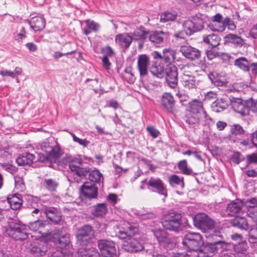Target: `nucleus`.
I'll return each instance as SVG.
<instances>
[{
	"instance_id": "16",
	"label": "nucleus",
	"mask_w": 257,
	"mask_h": 257,
	"mask_svg": "<svg viewBox=\"0 0 257 257\" xmlns=\"http://www.w3.org/2000/svg\"><path fill=\"white\" fill-rule=\"evenodd\" d=\"M137 64L140 77L142 78L147 76L148 74V68L150 64L149 57L146 54L139 55Z\"/></svg>"
},
{
	"instance_id": "7",
	"label": "nucleus",
	"mask_w": 257,
	"mask_h": 257,
	"mask_svg": "<svg viewBox=\"0 0 257 257\" xmlns=\"http://www.w3.org/2000/svg\"><path fill=\"white\" fill-rule=\"evenodd\" d=\"M153 232L160 246L167 250H172L175 248L177 244L176 237L161 228L154 229Z\"/></svg>"
},
{
	"instance_id": "5",
	"label": "nucleus",
	"mask_w": 257,
	"mask_h": 257,
	"mask_svg": "<svg viewBox=\"0 0 257 257\" xmlns=\"http://www.w3.org/2000/svg\"><path fill=\"white\" fill-rule=\"evenodd\" d=\"M62 163L64 167L68 166L71 171L80 177H85L90 171V168L79 158H72L67 156L63 159Z\"/></svg>"
},
{
	"instance_id": "11",
	"label": "nucleus",
	"mask_w": 257,
	"mask_h": 257,
	"mask_svg": "<svg viewBox=\"0 0 257 257\" xmlns=\"http://www.w3.org/2000/svg\"><path fill=\"white\" fill-rule=\"evenodd\" d=\"M76 238L81 245H87L94 238V231L92 227L88 225L82 227L78 230Z\"/></svg>"
},
{
	"instance_id": "42",
	"label": "nucleus",
	"mask_w": 257,
	"mask_h": 257,
	"mask_svg": "<svg viewBox=\"0 0 257 257\" xmlns=\"http://www.w3.org/2000/svg\"><path fill=\"white\" fill-rule=\"evenodd\" d=\"M165 70L164 66L162 63L158 65L152 66L150 69L151 73L158 78L163 77L165 74Z\"/></svg>"
},
{
	"instance_id": "41",
	"label": "nucleus",
	"mask_w": 257,
	"mask_h": 257,
	"mask_svg": "<svg viewBox=\"0 0 257 257\" xmlns=\"http://www.w3.org/2000/svg\"><path fill=\"white\" fill-rule=\"evenodd\" d=\"M121 77L130 84H133L136 80V77L133 73L131 67H126L121 73Z\"/></svg>"
},
{
	"instance_id": "31",
	"label": "nucleus",
	"mask_w": 257,
	"mask_h": 257,
	"mask_svg": "<svg viewBox=\"0 0 257 257\" xmlns=\"http://www.w3.org/2000/svg\"><path fill=\"white\" fill-rule=\"evenodd\" d=\"M189 109L187 112L193 114L201 116L202 111L204 109L203 106V103L201 101L196 99L192 101L189 103Z\"/></svg>"
},
{
	"instance_id": "2",
	"label": "nucleus",
	"mask_w": 257,
	"mask_h": 257,
	"mask_svg": "<svg viewBox=\"0 0 257 257\" xmlns=\"http://www.w3.org/2000/svg\"><path fill=\"white\" fill-rule=\"evenodd\" d=\"M161 223L164 230L179 232L185 227L181 213L177 211H170L161 218Z\"/></svg>"
},
{
	"instance_id": "13",
	"label": "nucleus",
	"mask_w": 257,
	"mask_h": 257,
	"mask_svg": "<svg viewBox=\"0 0 257 257\" xmlns=\"http://www.w3.org/2000/svg\"><path fill=\"white\" fill-rule=\"evenodd\" d=\"M147 185L149 189L163 196L165 198L168 196L166 186L160 178L151 177L147 183Z\"/></svg>"
},
{
	"instance_id": "56",
	"label": "nucleus",
	"mask_w": 257,
	"mask_h": 257,
	"mask_svg": "<svg viewBox=\"0 0 257 257\" xmlns=\"http://www.w3.org/2000/svg\"><path fill=\"white\" fill-rule=\"evenodd\" d=\"M71 135L73 138V140L76 143H78L80 145L82 146L83 147H87L90 142L86 139H81L75 136L73 133H71Z\"/></svg>"
},
{
	"instance_id": "64",
	"label": "nucleus",
	"mask_w": 257,
	"mask_h": 257,
	"mask_svg": "<svg viewBox=\"0 0 257 257\" xmlns=\"http://www.w3.org/2000/svg\"><path fill=\"white\" fill-rule=\"evenodd\" d=\"M249 137L250 138V142L253 146L257 149V130L251 133Z\"/></svg>"
},
{
	"instance_id": "23",
	"label": "nucleus",
	"mask_w": 257,
	"mask_h": 257,
	"mask_svg": "<svg viewBox=\"0 0 257 257\" xmlns=\"http://www.w3.org/2000/svg\"><path fill=\"white\" fill-rule=\"evenodd\" d=\"M166 34L162 31H156L150 33L149 40L156 47H160L164 43Z\"/></svg>"
},
{
	"instance_id": "54",
	"label": "nucleus",
	"mask_w": 257,
	"mask_h": 257,
	"mask_svg": "<svg viewBox=\"0 0 257 257\" xmlns=\"http://www.w3.org/2000/svg\"><path fill=\"white\" fill-rule=\"evenodd\" d=\"M221 25H223L224 30L226 27H227L229 30L233 31L236 29V26L234 24V22L231 20L229 18H225L223 21L221 22Z\"/></svg>"
},
{
	"instance_id": "62",
	"label": "nucleus",
	"mask_w": 257,
	"mask_h": 257,
	"mask_svg": "<svg viewBox=\"0 0 257 257\" xmlns=\"http://www.w3.org/2000/svg\"><path fill=\"white\" fill-rule=\"evenodd\" d=\"M147 130L154 138H157L160 134L159 131L153 126H148Z\"/></svg>"
},
{
	"instance_id": "46",
	"label": "nucleus",
	"mask_w": 257,
	"mask_h": 257,
	"mask_svg": "<svg viewBox=\"0 0 257 257\" xmlns=\"http://www.w3.org/2000/svg\"><path fill=\"white\" fill-rule=\"evenodd\" d=\"M62 225H63V224H62ZM69 235V234L67 231V227L63 225L62 227H58L54 230L53 235V240L63 237H64V236H65Z\"/></svg>"
},
{
	"instance_id": "35",
	"label": "nucleus",
	"mask_w": 257,
	"mask_h": 257,
	"mask_svg": "<svg viewBox=\"0 0 257 257\" xmlns=\"http://www.w3.org/2000/svg\"><path fill=\"white\" fill-rule=\"evenodd\" d=\"M178 17L177 12L175 11H166L160 16V21L161 23H167L175 21Z\"/></svg>"
},
{
	"instance_id": "22",
	"label": "nucleus",
	"mask_w": 257,
	"mask_h": 257,
	"mask_svg": "<svg viewBox=\"0 0 257 257\" xmlns=\"http://www.w3.org/2000/svg\"><path fill=\"white\" fill-rule=\"evenodd\" d=\"M133 40L132 35L127 33L119 34L115 37L116 44L123 49H127L132 44Z\"/></svg>"
},
{
	"instance_id": "26",
	"label": "nucleus",
	"mask_w": 257,
	"mask_h": 257,
	"mask_svg": "<svg viewBox=\"0 0 257 257\" xmlns=\"http://www.w3.org/2000/svg\"><path fill=\"white\" fill-rule=\"evenodd\" d=\"M46 225V221L40 219L38 218V219L31 222L29 223L28 227L30 230H32L34 232H38L42 236H43L45 234L44 232L45 230V227Z\"/></svg>"
},
{
	"instance_id": "27",
	"label": "nucleus",
	"mask_w": 257,
	"mask_h": 257,
	"mask_svg": "<svg viewBox=\"0 0 257 257\" xmlns=\"http://www.w3.org/2000/svg\"><path fill=\"white\" fill-rule=\"evenodd\" d=\"M7 202L9 204L11 209L17 210L22 204V195L19 194H10L7 197Z\"/></svg>"
},
{
	"instance_id": "14",
	"label": "nucleus",
	"mask_w": 257,
	"mask_h": 257,
	"mask_svg": "<svg viewBox=\"0 0 257 257\" xmlns=\"http://www.w3.org/2000/svg\"><path fill=\"white\" fill-rule=\"evenodd\" d=\"M165 74L168 85L172 88H176L178 85V72L177 67L173 64H167Z\"/></svg>"
},
{
	"instance_id": "19",
	"label": "nucleus",
	"mask_w": 257,
	"mask_h": 257,
	"mask_svg": "<svg viewBox=\"0 0 257 257\" xmlns=\"http://www.w3.org/2000/svg\"><path fill=\"white\" fill-rule=\"evenodd\" d=\"M46 218L55 224H57L62 221V216L60 211L55 207H48L44 210Z\"/></svg>"
},
{
	"instance_id": "61",
	"label": "nucleus",
	"mask_w": 257,
	"mask_h": 257,
	"mask_svg": "<svg viewBox=\"0 0 257 257\" xmlns=\"http://www.w3.org/2000/svg\"><path fill=\"white\" fill-rule=\"evenodd\" d=\"M208 28L212 31L223 32L224 31L223 25H218L217 24H213L209 23L208 24Z\"/></svg>"
},
{
	"instance_id": "44",
	"label": "nucleus",
	"mask_w": 257,
	"mask_h": 257,
	"mask_svg": "<svg viewBox=\"0 0 257 257\" xmlns=\"http://www.w3.org/2000/svg\"><path fill=\"white\" fill-rule=\"evenodd\" d=\"M89 174L88 179L90 181V182L93 184L98 183L99 184L101 182V180L103 183V178L102 174L98 170L90 171L88 173Z\"/></svg>"
},
{
	"instance_id": "45",
	"label": "nucleus",
	"mask_w": 257,
	"mask_h": 257,
	"mask_svg": "<svg viewBox=\"0 0 257 257\" xmlns=\"http://www.w3.org/2000/svg\"><path fill=\"white\" fill-rule=\"evenodd\" d=\"M234 65L245 72L249 70V67L250 66L247 60L243 57L236 59L234 61Z\"/></svg>"
},
{
	"instance_id": "63",
	"label": "nucleus",
	"mask_w": 257,
	"mask_h": 257,
	"mask_svg": "<svg viewBox=\"0 0 257 257\" xmlns=\"http://www.w3.org/2000/svg\"><path fill=\"white\" fill-rule=\"evenodd\" d=\"M247 164L251 163L257 164V153H252L246 156Z\"/></svg>"
},
{
	"instance_id": "10",
	"label": "nucleus",
	"mask_w": 257,
	"mask_h": 257,
	"mask_svg": "<svg viewBox=\"0 0 257 257\" xmlns=\"http://www.w3.org/2000/svg\"><path fill=\"white\" fill-rule=\"evenodd\" d=\"M193 221L196 227L204 231L212 229L215 225L214 221L205 213L195 215L193 218Z\"/></svg>"
},
{
	"instance_id": "20",
	"label": "nucleus",
	"mask_w": 257,
	"mask_h": 257,
	"mask_svg": "<svg viewBox=\"0 0 257 257\" xmlns=\"http://www.w3.org/2000/svg\"><path fill=\"white\" fill-rule=\"evenodd\" d=\"M231 106L235 111L240 114L242 116L249 114L250 108L248 102L247 105H245L242 102L241 99L233 97Z\"/></svg>"
},
{
	"instance_id": "51",
	"label": "nucleus",
	"mask_w": 257,
	"mask_h": 257,
	"mask_svg": "<svg viewBox=\"0 0 257 257\" xmlns=\"http://www.w3.org/2000/svg\"><path fill=\"white\" fill-rule=\"evenodd\" d=\"M230 132L232 135L235 136L241 135H246L248 134H245V132L243 129L242 127L238 124H234L233 125H231Z\"/></svg>"
},
{
	"instance_id": "3",
	"label": "nucleus",
	"mask_w": 257,
	"mask_h": 257,
	"mask_svg": "<svg viewBox=\"0 0 257 257\" xmlns=\"http://www.w3.org/2000/svg\"><path fill=\"white\" fill-rule=\"evenodd\" d=\"M41 149L45 154L37 153V155H35V162H45L47 161L56 162L61 156L60 148L56 142H44L41 144Z\"/></svg>"
},
{
	"instance_id": "59",
	"label": "nucleus",
	"mask_w": 257,
	"mask_h": 257,
	"mask_svg": "<svg viewBox=\"0 0 257 257\" xmlns=\"http://www.w3.org/2000/svg\"><path fill=\"white\" fill-rule=\"evenodd\" d=\"M248 216L254 221L257 220V206L253 207H249L247 210Z\"/></svg>"
},
{
	"instance_id": "6",
	"label": "nucleus",
	"mask_w": 257,
	"mask_h": 257,
	"mask_svg": "<svg viewBox=\"0 0 257 257\" xmlns=\"http://www.w3.org/2000/svg\"><path fill=\"white\" fill-rule=\"evenodd\" d=\"M4 234L16 240H23L28 237L27 228L19 221H12L4 230Z\"/></svg>"
},
{
	"instance_id": "39",
	"label": "nucleus",
	"mask_w": 257,
	"mask_h": 257,
	"mask_svg": "<svg viewBox=\"0 0 257 257\" xmlns=\"http://www.w3.org/2000/svg\"><path fill=\"white\" fill-rule=\"evenodd\" d=\"M43 186L48 190L54 192L58 186V182L56 180L52 178H44L42 182Z\"/></svg>"
},
{
	"instance_id": "36",
	"label": "nucleus",
	"mask_w": 257,
	"mask_h": 257,
	"mask_svg": "<svg viewBox=\"0 0 257 257\" xmlns=\"http://www.w3.org/2000/svg\"><path fill=\"white\" fill-rule=\"evenodd\" d=\"M220 40L221 39L218 35L211 34L205 37L203 39V42L212 48H214L219 44Z\"/></svg>"
},
{
	"instance_id": "28",
	"label": "nucleus",
	"mask_w": 257,
	"mask_h": 257,
	"mask_svg": "<svg viewBox=\"0 0 257 257\" xmlns=\"http://www.w3.org/2000/svg\"><path fill=\"white\" fill-rule=\"evenodd\" d=\"M181 82L184 87L189 89L196 88L198 84L195 77L186 72L183 74Z\"/></svg>"
},
{
	"instance_id": "1",
	"label": "nucleus",
	"mask_w": 257,
	"mask_h": 257,
	"mask_svg": "<svg viewBox=\"0 0 257 257\" xmlns=\"http://www.w3.org/2000/svg\"><path fill=\"white\" fill-rule=\"evenodd\" d=\"M139 226L137 223L127 222L124 227L115 230L116 236L121 239H125L122 244L124 250L130 252L142 251L144 248V241L138 234Z\"/></svg>"
},
{
	"instance_id": "49",
	"label": "nucleus",
	"mask_w": 257,
	"mask_h": 257,
	"mask_svg": "<svg viewBox=\"0 0 257 257\" xmlns=\"http://www.w3.org/2000/svg\"><path fill=\"white\" fill-rule=\"evenodd\" d=\"M178 168L183 174L190 175L192 173V170L188 168L187 162L186 160H183L179 162Z\"/></svg>"
},
{
	"instance_id": "25",
	"label": "nucleus",
	"mask_w": 257,
	"mask_h": 257,
	"mask_svg": "<svg viewBox=\"0 0 257 257\" xmlns=\"http://www.w3.org/2000/svg\"><path fill=\"white\" fill-rule=\"evenodd\" d=\"M162 106L169 112H173L175 106V100L170 93H165L161 99Z\"/></svg>"
},
{
	"instance_id": "9",
	"label": "nucleus",
	"mask_w": 257,
	"mask_h": 257,
	"mask_svg": "<svg viewBox=\"0 0 257 257\" xmlns=\"http://www.w3.org/2000/svg\"><path fill=\"white\" fill-rule=\"evenodd\" d=\"M204 20L200 14L192 17L190 19L185 21L183 27L187 35L190 36L194 33L204 28Z\"/></svg>"
},
{
	"instance_id": "52",
	"label": "nucleus",
	"mask_w": 257,
	"mask_h": 257,
	"mask_svg": "<svg viewBox=\"0 0 257 257\" xmlns=\"http://www.w3.org/2000/svg\"><path fill=\"white\" fill-rule=\"evenodd\" d=\"M85 23L86 24V28L91 31L94 32H98L100 27V25L94 21L87 20L85 21Z\"/></svg>"
},
{
	"instance_id": "29",
	"label": "nucleus",
	"mask_w": 257,
	"mask_h": 257,
	"mask_svg": "<svg viewBox=\"0 0 257 257\" xmlns=\"http://www.w3.org/2000/svg\"><path fill=\"white\" fill-rule=\"evenodd\" d=\"M19 166L30 165L35 162V155L29 153H24L16 159Z\"/></svg>"
},
{
	"instance_id": "24",
	"label": "nucleus",
	"mask_w": 257,
	"mask_h": 257,
	"mask_svg": "<svg viewBox=\"0 0 257 257\" xmlns=\"http://www.w3.org/2000/svg\"><path fill=\"white\" fill-rule=\"evenodd\" d=\"M231 226L246 231L249 228V224L246 218L244 217L236 216L234 218L229 220Z\"/></svg>"
},
{
	"instance_id": "50",
	"label": "nucleus",
	"mask_w": 257,
	"mask_h": 257,
	"mask_svg": "<svg viewBox=\"0 0 257 257\" xmlns=\"http://www.w3.org/2000/svg\"><path fill=\"white\" fill-rule=\"evenodd\" d=\"M234 248L236 252L244 253L247 251L248 246L246 241L242 240L238 243H234Z\"/></svg>"
},
{
	"instance_id": "60",
	"label": "nucleus",
	"mask_w": 257,
	"mask_h": 257,
	"mask_svg": "<svg viewBox=\"0 0 257 257\" xmlns=\"http://www.w3.org/2000/svg\"><path fill=\"white\" fill-rule=\"evenodd\" d=\"M243 206H245L248 209L249 207H253L257 206V199L255 198H252L249 199H243Z\"/></svg>"
},
{
	"instance_id": "18",
	"label": "nucleus",
	"mask_w": 257,
	"mask_h": 257,
	"mask_svg": "<svg viewBox=\"0 0 257 257\" xmlns=\"http://www.w3.org/2000/svg\"><path fill=\"white\" fill-rule=\"evenodd\" d=\"M180 52L186 58L192 60L198 59L201 57V51L199 49L189 45L181 46Z\"/></svg>"
},
{
	"instance_id": "38",
	"label": "nucleus",
	"mask_w": 257,
	"mask_h": 257,
	"mask_svg": "<svg viewBox=\"0 0 257 257\" xmlns=\"http://www.w3.org/2000/svg\"><path fill=\"white\" fill-rule=\"evenodd\" d=\"M79 257H100L98 250L93 247L82 248L78 251Z\"/></svg>"
},
{
	"instance_id": "34",
	"label": "nucleus",
	"mask_w": 257,
	"mask_h": 257,
	"mask_svg": "<svg viewBox=\"0 0 257 257\" xmlns=\"http://www.w3.org/2000/svg\"><path fill=\"white\" fill-rule=\"evenodd\" d=\"M224 39L226 43H231L236 47H241L244 43L243 39L235 34H228L225 36Z\"/></svg>"
},
{
	"instance_id": "21",
	"label": "nucleus",
	"mask_w": 257,
	"mask_h": 257,
	"mask_svg": "<svg viewBox=\"0 0 257 257\" xmlns=\"http://www.w3.org/2000/svg\"><path fill=\"white\" fill-rule=\"evenodd\" d=\"M243 207V200L236 199L231 201L226 207V212L228 216H235L239 214Z\"/></svg>"
},
{
	"instance_id": "12",
	"label": "nucleus",
	"mask_w": 257,
	"mask_h": 257,
	"mask_svg": "<svg viewBox=\"0 0 257 257\" xmlns=\"http://www.w3.org/2000/svg\"><path fill=\"white\" fill-rule=\"evenodd\" d=\"M98 247L103 257H113L116 255L115 243L110 240L101 239L98 241Z\"/></svg>"
},
{
	"instance_id": "8",
	"label": "nucleus",
	"mask_w": 257,
	"mask_h": 257,
	"mask_svg": "<svg viewBox=\"0 0 257 257\" xmlns=\"http://www.w3.org/2000/svg\"><path fill=\"white\" fill-rule=\"evenodd\" d=\"M182 243L187 251H194L196 254L203 244V237L199 233L189 232L185 235Z\"/></svg>"
},
{
	"instance_id": "33",
	"label": "nucleus",
	"mask_w": 257,
	"mask_h": 257,
	"mask_svg": "<svg viewBox=\"0 0 257 257\" xmlns=\"http://www.w3.org/2000/svg\"><path fill=\"white\" fill-rule=\"evenodd\" d=\"M176 52L171 48L163 50L162 62L167 64H173L175 59Z\"/></svg>"
},
{
	"instance_id": "40",
	"label": "nucleus",
	"mask_w": 257,
	"mask_h": 257,
	"mask_svg": "<svg viewBox=\"0 0 257 257\" xmlns=\"http://www.w3.org/2000/svg\"><path fill=\"white\" fill-rule=\"evenodd\" d=\"M107 212V208L105 203H99L94 206V209L92 210V214L96 216H102L106 214Z\"/></svg>"
},
{
	"instance_id": "57",
	"label": "nucleus",
	"mask_w": 257,
	"mask_h": 257,
	"mask_svg": "<svg viewBox=\"0 0 257 257\" xmlns=\"http://www.w3.org/2000/svg\"><path fill=\"white\" fill-rule=\"evenodd\" d=\"M248 241L252 244L257 242V229L252 228L249 230Z\"/></svg>"
},
{
	"instance_id": "4",
	"label": "nucleus",
	"mask_w": 257,
	"mask_h": 257,
	"mask_svg": "<svg viewBox=\"0 0 257 257\" xmlns=\"http://www.w3.org/2000/svg\"><path fill=\"white\" fill-rule=\"evenodd\" d=\"M214 241L212 242H207L201 246L196 254L197 257H212L217 252L218 245L224 243L223 235L220 232H216L212 236Z\"/></svg>"
},
{
	"instance_id": "43",
	"label": "nucleus",
	"mask_w": 257,
	"mask_h": 257,
	"mask_svg": "<svg viewBox=\"0 0 257 257\" xmlns=\"http://www.w3.org/2000/svg\"><path fill=\"white\" fill-rule=\"evenodd\" d=\"M169 182L170 186L173 187L179 186L181 189H182L184 187L183 178H181L179 176L175 174L172 175L169 177Z\"/></svg>"
},
{
	"instance_id": "32",
	"label": "nucleus",
	"mask_w": 257,
	"mask_h": 257,
	"mask_svg": "<svg viewBox=\"0 0 257 257\" xmlns=\"http://www.w3.org/2000/svg\"><path fill=\"white\" fill-rule=\"evenodd\" d=\"M150 32L147 31L143 27L136 30L132 34L133 40L136 41H142L144 43L148 38L149 39Z\"/></svg>"
},
{
	"instance_id": "47",
	"label": "nucleus",
	"mask_w": 257,
	"mask_h": 257,
	"mask_svg": "<svg viewBox=\"0 0 257 257\" xmlns=\"http://www.w3.org/2000/svg\"><path fill=\"white\" fill-rule=\"evenodd\" d=\"M53 240L55 244L61 248L65 247L70 241L69 235Z\"/></svg>"
},
{
	"instance_id": "53",
	"label": "nucleus",
	"mask_w": 257,
	"mask_h": 257,
	"mask_svg": "<svg viewBox=\"0 0 257 257\" xmlns=\"http://www.w3.org/2000/svg\"><path fill=\"white\" fill-rule=\"evenodd\" d=\"M136 215L137 216H138L140 219L142 220H148V219H153V218H155V216H156L155 214H154L152 212H147L146 213H144L141 211H138L136 213Z\"/></svg>"
},
{
	"instance_id": "15",
	"label": "nucleus",
	"mask_w": 257,
	"mask_h": 257,
	"mask_svg": "<svg viewBox=\"0 0 257 257\" xmlns=\"http://www.w3.org/2000/svg\"><path fill=\"white\" fill-rule=\"evenodd\" d=\"M98 187L95 184L86 182L80 187V195L85 199L96 198L98 196Z\"/></svg>"
},
{
	"instance_id": "55",
	"label": "nucleus",
	"mask_w": 257,
	"mask_h": 257,
	"mask_svg": "<svg viewBox=\"0 0 257 257\" xmlns=\"http://www.w3.org/2000/svg\"><path fill=\"white\" fill-rule=\"evenodd\" d=\"M245 159L244 156L239 152H235L231 158V161L233 163L238 164Z\"/></svg>"
},
{
	"instance_id": "48",
	"label": "nucleus",
	"mask_w": 257,
	"mask_h": 257,
	"mask_svg": "<svg viewBox=\"0 0 257 257\" xmlns=\"http://www.w3.org/2000/svg\"><path fill=\"white\" fill-rule=\"evenodd\" d=\"M200 116H201L187 112L186 115V122L190 126L193 127L194 124L199 122Z\"/></svg>"
},
{
	"instance_id": "37",
	"label": "nucleus",
	"mask_w": 257,
	"mask_h": 257,
	"mask_svg": "<svg viewBox=\"0 0 257 257\" xmlns=\"http://www.w3.org/2000/svg\"><path fill=\"white\" fill-rule=\"evenodd\" d=\"M30 251L34 256H43L47 251V247L44 243H38L34 244L31 248Z\"/></svg>"
},
{
	"instance_id": "58",
	"label": "nucleus",
	"mask_w": 257,
	"mask_h": 257,
	"mask_svg": "<svg viewBox=\"0 0 257 257\" xmlns=\"http://www.w3.org/2000/svg\"><path fill=\"white\" fill-rule=\"evenodd\" d=\"M200 120L204 122V125H209L211 122H212V118L208 115L206 111L204 109L201 114Z\"/></svg>"
},
{
	"instance_id": "17",
	"label": "nucleus",
	"mask_w": 257,
	"mask_h": 257,
	"mask_svg": "<svg viewBox=\"0 0 257 257\" xmlns=\"http://www.w3.org/2000/svg\"><path fill=\"white\" fill-rule=\"evenodd\" d=\"M232 100H233V97L230 98L227 96H223L212 103L211 108L212 110L216 112H220L224 111L229 104L231 105Z\"/></svg>"
},
{
	"instance_id": "30",
	"label": "nucleus",
	"mask_w": 257,
	"mask_h": 257,
	"mask_svg": "<svg viewBox=\"0 0 257 257\" xmlns=\"http://www.w3.org/2000/svg\"><path fill=\"white\" fill-rule=\"evenodd\" d=\"M30 27L35 31L42 30L45 27V20L41 17H35L28 21Z\"/></svg>"
}]
</instances>
